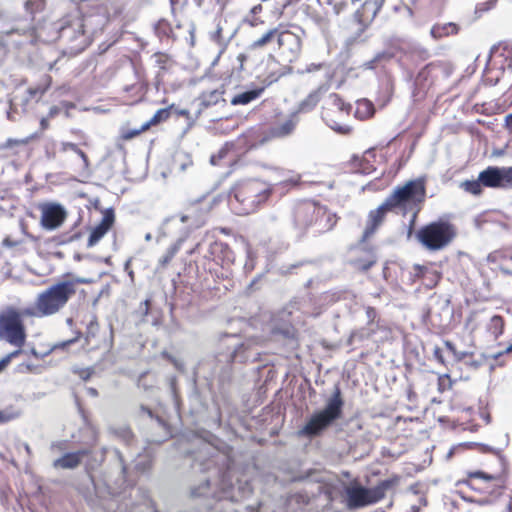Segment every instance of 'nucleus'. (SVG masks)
<instances>
[{
	"label": "nucleus",
	"mask_w": 512,
	"mask_h": 512,
	"mask_svg": "<svg viewBox=\"0 0 512 512\" xmlns=\"http://www.w3.org/2000/svg\"><path fill=\"white\" fill-rule=\"evenodd\" d=\"M389 211H396V212L399 211L390 195L375 210L370 211L369 221H368L366 228L363 231V234L361 237V242H365L368 238H370L375 233L376 229L383 221L386 213Z\"/></svg>",
	"instance_id": "nucleus-16"
},
{
	"label": "nucleus",
	"mask_w": 512,
	"mask_h": 512,
	"mask_svg": "<svg viewBox=\"0 0 512 512\" xmlns=\"http://www.w3.org/2000/svg\"><path fill=\"white\" fill-rule=\"evenodd\" d=\"M323 120L325 121L326 125L330 129H332L334 132H336L337 134L348 135L352 131V128L350 126H348V125H341V124H339L338 122H336L333 119H325V118H323Z\"/></svg>",
	"instance_id": "nucleus-42"
},
{
	"label": "nucleus",
	"mask_w": 512,
	"mask_h": 512,
	"mask_svg": "<svg viewBox=\"0 0 512 512\" xmlns=\"http://www.w3.org/2000/svg\"><path fill=\"white\" fill-rule=\"evenodd\" d=\"M279 30L278 28H273V29H270L268 30L266 33H264L259 39L253 41L251 44H250V48L251 49H257V48H261V47H264L266 46L267 44H269L272 40L275 39V37L278 38V34H279Z\"/></svg>",
	"instance_id": "nucleus-34"
},
{
	"label": "nucleus",
	"mask_w": 512,
	"mask_h": 512,
	"mask_svg": "<svg viewBox=\"0 0 512 512\" xmlns=\"http://www.w3.org/2000/svg\"><path fill=\"white\" fill-rule=\"evenodd\" d=\"M274 191V185L260 179H249L231 188L229 198L242 205L239 213L250 214L265 204Z\"/></svg>",
	"instance_id": "nucleus-3"
},
{
	"label": "nucleus",
	"mask_w": 512,
	"mask_h": 512,
	"mask_svg": "<svg viewBox=\"0 0 512 512\" xmlns=\"http://www.w3.org/2000/svg\"><path fill=\"white\" fill-rule=\"evenodd\" d=\"M222 93L213 90L209 93H203L200 97V109L197 111L196 118L199 117L203 109L216 105L221 100Z\"/></svg>",
	"instance_id": "nucleus-30"
},
{
	"label": "nucleus",
	"mask_w": 512,
	"mask_h": 512,
	"mask_svg": "<svg viewBox=\"0 0 512 512\" xmlns=\"http://www.w3.org/2000/svg\"><path fill=\"white\" fill-rule=\"evenodd\" d=\"M180 249V241L170 245L168 249L166 250L165 254L159 258L158 264L160 267H165L167 264L170 263V261L173 259V257L176 255V253Z\"/></svg>",
	"instance_id": "nucleus-40"
},
{
	"label": "nucleus",
	"mask_w": 512,
	"mask_h": 512,
	"mask_svg": "<svg viewBox=\"0 0 512 512\" xmlns=\"http://www.w3.org/2000/svg\"><path fill=\"white\" fill-rule=\"evenodd\" d=\"M318 102V93L316 91H313L309 93L308 96L298 104L296 110H294L292 113H296V115L299 117L300 113H306L313 110Z\"/></svg>",
	"instance_id": "nucleus-29"
},
{
	"label": "nucleus",
	"mask_w": 512,
	"mask_h": 512,
	"mask_svg": "<svg viewBox=\"0 0 512 512\" xmlns=\"http://www.w3.org/2000/svg\"><path fill=\"white\" fill-rule=\"evenodd\" d=\"M264 89H265L264 87H254L252 89H248L244 92L236 94L231 99V104L234 106L247 105V104L251 103L252 101L256 100L257 98H259L262 95V93L264 92Z\"/></svg>",
	"instance_id": "nucleus-26"
},
{
	"label": "nucleus",
	"mask_w": 512,
	"mask_h": 512,
	"mask_svg": "<svg viewBox=\"0 0 512 512\" xmlns=\"http://www.w3.org/2000/svg\"><path fill=\"white\" fill-rule=\"evenodd\" d=\"M22 353V350L16 349L9 354L5 355L2 359H0V373L6 369L11 361L17 358Z\"/></svg>",
	"instance_id": "nucleus-45"
},
{
	"label": "nucleus",
	"mask_w": 512,
	"mask_h": 512,
	"mask_svg": "<svg viewBox=\"0 0 512 512\" xmlns=\"http://www.w3.org/2000/svg\"><path fill=\"white\" fill-rule=\"evenodd\" d=\"M261 344L259 339H248L246 342L240 344L231 354V362L247 363L248 361L256 362L260 360V353H255L253 357L250 352L255 346Z\"/></svg>",
	"instance_id": "nucleus-20"
},
{
	"label": "nucleus",
	"mask_w": 512,
	"mask_h": 512,
	"mask_svg": "<svg viewBox=\"0 0 512 512\" xmlns=\"http://www.w3.org/2000/svg\"><path fill=\"white\" fill-rule=\"evenodd\" d=\"M357 29L353 31L344 41V46L347 49L352 48L356 44L365 43L368 40V36H365V32L368 30L370 25L359 24Z\"/></svg>",
	"instance_id": "nucleus-27"
},
{
	"label": "nucleus",
	"mask_w": 512,
	"mask_h": 512,
	"mask_svg": "<svg viewBox=\"0 0 512 512\" xmlns=\"http://www.w3.org/2000/svg\"><path fill=\"white\" fill-rule=\"evenodd\" d=\"M402 480V477L397 474H393L387 479L381 480L376 486H374V493L378 501L385 498L387 492H395Z\"/></svg>",
	"instance_id": "nucleus-22"
},
{
	"label": "nucleus",
	"mask_w": 512,
	"mask_h": 512,
	"mask_svg": "<svg viewBox=\"0 0 512 512\" xmlns=\"http://www.w3.org/2000/svg\"><path fill=\"white\" fill-rule=\"evenodd\" d=\"M507 474L504 470L496 473L485 471L468 472L467 476L458 482L465 493L470 492L471 501L489 502L491 498L499 497L506 488Z\"/></svg>",
	"instance_id": "nucleus-1"
},
{
	"label": "nucleus",
	"mask_w": 512,
	"mask_h": 512,
	"mask_svg": "<svg viewBox=\"0 0 512 512\" xmlns=\"http://www.w3.org/2000/svg\"><path fill=\"white\" fill-rule=\"evenodd\" d=\"M225 24H227V20L224 19L223 21L220 19L216 24V30L210 34V39L217 43L219 46H223V48H226L228 43L232 40V38L237 33V28L231 30L227 36H224V29Z\"/></svg>",
	"instance_id": "nucleus-24"
},
{
	"label": "nucleus",
	"mask_w": 512,
	"mask_h": 512,
	"mask_svg": "<svg viewBox=\"0 0 512 512\" xmlns=\"http://www.w3.org/2000/svg\"><path fill=\"white\" fill-rule=\"evenodd\" d=\"M447 351L453 356L455 362L467 361L473 357V353L467 351H460L456 348L455 344L449 340L444 342Z\"/></svg>",
	"instance_id": "nucleus-32"
},
{
	"label": "nucleus",
	"mask_w": 512,
	"mask_h": 512,
	"mask_svg": "<svg viewBox=\"0 0 512 512\" xmlns=\"http://www.w3.org/2000/svg\"><path fill=\"white\" fill-rule=\"evenodd\" d=\"M89 453L90 452L86 449L66 453L53 462V467L61 469H74L80 465L82 459L88 456Z\"/></svg>",
	"instance_id": "nucleus-21"
},
{
	"label": "nucleus",
	"mask_w": 512,
	"mask_h": 512,
	"mask_svg": "<svg viewBox=\"0 0 512 512\" xmlns=\"http://www.w3.org/2000/svg\"><path fill=\"white\" fill-rule=\"evenodd\" d=\"M438 72H440L444 78L450 76V71L444 62L434 61L426 64L415 77L412 92L413 96L418 95L420 92H425L438 78Z\"/></svg>",
	"instance_id": "nucleus-9"
},
{
	"label": "nucleus",
	"mask_w": 512,
	"mask_h": 512,
	"mask_svg": "<svg viewBox=\"0 0 512 512\" xmlns=\"http://www.w3.org/2000/svg\"><path fill=\"white\" fill-rule=\"evenodd\" d=\"M277 43L281 50V54L285 56L289 63H292L299 58L302 49L300 35L289 30L281 31L278 34Z\"/></svg>",
	"instance_id": "nucleus-14"
},
{
	"label": "nucleus",
	"mask_w": 512,
	"mask_h": 512,
	"mask_svg": "<svg viewBox=\"0 0 512 512\" xmlns=\"http://www.w3.org/2000/svg\"><path fill=\"white\" fill-rule=\"evenodd\" d=\"M480 182L485 188L509 189L508 167L490 165L480 171Z\"/></svg>",
	"instance_id": "nucleus-12"
},
{
	"label": "nucleus",
	"mask_w": 512,
	"mask_h": 512,
	"mask_svg": "<svg viewBox=\"0 0 512 512\" xmlns=\"http://www.w3.org/2000/svg\"><path fill=\"white\" fill-rule=\"evenodd\" d=\"M35 137H37V133H34V134L30 135L29 137H27V138H25V139H22V140L8 139V140L6 141L5 147H6V148H9V147H12L13 145L26 144V143H28L31 139H34Z\"/></svg>",
	"instance_id": "nucleus-51"
},
{
	"label": "nucleus",
	"mask_w": 512,
	"mask_h": 512,
	"mask_svg": "<svg viewBox=\"0 0 512 512\" xmlns=\"http://www.w3.org/2000/svg\"><path fill=\"white\" fill-rule=\"evenodd\" d=\"M452 386L453 380L449 374H442L438 377V391L440 393L450 390Z\"/></svg>",
	"instance_id": "nucleus-43"
},
{
	"label": "nucleus",
	"mask_w": 512,
	"mask_h": 512,
	"mask_svg": "<svg viewBox=\"0 0 512 512\" xmlns=\"http://www.w3.org/2000/svg\"><path fill=\"white\" fill-rule=\"evenodd\" d=\"M375 109L371 101L367 99H361L357 101V109L355 116L360 119L370 117L374 114Z\"/></svg>",
	"instance_id": "nucleus-33"
},
{
	"label": "nucleus",
	"mask_w": 512,
	"mask_h": 512,
	"mask_svg": "<svg viewBox=\"0 0 512 512\" xmlns=\"http://www.w3.org/2000/svg\"><path fill=\"white\" fill-rule=\"evenodd\" d=\"M150 307H151V300L150 299H145L144 301H142L137 309V313L139 315H141L142 317H145V316H148L149 315V310H150Z\"/></svg>",
	"instance_id": "nucleus-50"
},
{
	"label": "nucleus",
	"mask_w": 512,
	"mask_h": 512,
	"mask_svg": "<svg viewBox=\"0 0 512 512\" xmlns=\"http://www.w3.org/2000/svg\"><path fill=\"white\" fill-rule=\"evenodd\" d=\"M301 265H303V262H298V263H295V264H291L289 266H282L280 268V273L282 275L291 274V273H293L294 269L300 267Z\"/></svg>",
	"instance_id": "nucleus-55"
},
{
	"label": "nucleus",
	"mask_w": 512,
	"mask_h": 512,
	"mask_svg": "<svg viewBox=\"0 0 512 512\" xmlns=\"http://www.w3.org/2000/svg\"><path fill=\"white\" fill-rule=\"evenodd\" d=\"M459 187L473 196L482 195L483 188H485V186L482 185V182H480V173L478 174L477 179L462 181L459 184Z\"/></svg>",
	"instance_id": "nucleus-31"
},
{
	"label": "nucleus",
	"mask_w": 512,
	"mask_h": 512,
	"mask_svg": "<svg viewBox=\"0 0 512 512\" xmlns=\"http://www.w3.org/2000/svg\"><path fill=\"white\" fill-rule=\"evenodd\" d=\"M99 332V323L98 322H89L87 326L86 332V344L90 347V349H99L101 347L107 346V338L106 333H104L103 337H97V333Z\"/></svg>",
	"instance_id": "nucleus-23"
},
{
	"label": "nucleus",
	"mask_w": 512,
	"mask_h": 512,
	"mask_svg": "<svg viewBox=\"0 0 512 512\" xmlns=\"http://www.w3.org/2000/svg\"><path fill=\"white\" fill-rule=\"evenodd\" d=\"M161 357L166 359L168 362H170L175 367V369H177L179 371L184 370L183 363L180 360H178L176 357H174L172 354H170L169 352L162 351Z\"/></svg>",
	"instance_id": "nucleus-48"
},
{
	"label": "nucleus",
	"mask_w": 512,
	"mask_h": 512,
	"mask_svg": "<svg viewBox=\"0 0 512 512\" xmlns=\"http://www.w3.org/2000/svg\"><path fill=\"white\" fill-rule=\"evenodd\" d=\"M327 3L333 6V11L335 15H339L340 13L346 11L348 7V2L346 0L336 2H333V0H327Z\"/></svg>",
	"instance_id": "nucleus-49"
},
{
	"label": "nucleus",
	"mask_w": 512,
	"mask_h": 512,
	"mask_svg": "<svg viewBox=\"0 0 512 512\" xmlns=\"http://www.w3.org/2000/svg\"><path fill=\"white\" fill-rule=\"evenodd\" d=\"M375 264V260L359 261V269L368 271Z\"/></svg>",
	"instance_id": "nucleus-59"
},
{
	"label": "nucleus",
	"mask_w": 512,
	"mask_h": 512,
	"mask_svg": "<svg viewBox=\"0 0 512 512\" xmlns=\"http://www.w3.org/2000/svg\"><path fill=\"white\" fill-rule=\"evenodd\" d=\"M81 237H82V233L76 232V233L70 235L69 237H66V236L54 237L53 241H55L57 245H64L66 243H71V242L77 241Z\"/></svg>",
	"instance_id": "nucleus-47"
},
{
	"label": "nucleus",
	"mask_w": 512,
	"mask_h": 512,
	"mask_svg": "<svg viewBox=\"0 0 512 512\" xmlns=\"http://www.w3.org/2000/svg\"><path fill=\"white\" fill-rule=\"evenodd\" d=\"M44 6V0H27L24 4V16H14L0 8V32L5 35H25L33 30L35 15L43 11Z\"/></svg>",
	"instance_id": "nucleus-7"
},
{
	"label": "nucleus",
	"mask_w": 512,
	"mask_h": 512,
	"mask_svg": "<svg viewBox=\"0 0 512 512\" xmlns=\"http://www.w3.org/2000/svg\"><path fill=\"white\" fill-rule=\"evenodd\" d=\"M392 55L387 51H381L375 54V56L369 60L365 61L360 65V68L363 70H375L376 66L382 61L391 59Z\"/></svg>",
	"instance_id": "nucleus-36"
},
{
	"label": "nucleus",
	"mask_w": 512,
	"mask_h": 512,
	"mask_svg": "<svg viewBox=\"0 0 512 512\" xmlns=\"http://www.w3.org/2000/svg\"><path fill=\"white\" fill-rule=\"evenodd\" d=\"M334 96H336V101L338 102H341V106L339 108V110L343 111V112H346L347 114L350 113L351 109H352V105L349 104V103H345L341 97H339L337 94H335Z\"/></svg>",
	"instance_id": "nucleus-56"
},
{
	"label": "nucleus",
	"mask_w": 512,
	"mask_h": 512,
	"mask_svg": "<svg viewBox=\"0 0 512 512\" xmlns=\"http://www.w3.org/2000/svg\"><path fill=\"white\" fill-rule=\"evenodd\" d=\"M115 222V211L112 207L102 211V219L99 224L91 228L87 241V247L95 246L112 228Z\"/></svg>",
	"instance_id": "nucleus-18"
},
{
	"label": "nucleus",
	"mask_w": 512,
	"mask_h": 512,
	"mask_svg": "<svg viewBox=\"0 0 512 512\" xmlns=\"http://www.w3.org/2000/svg\"><path fill=\"white\" fill-rule=\"evenodd\" d=\"M229 247L227 244H223V243H220V242H214L210 245V253L211 255H213L214 253L220 251V252H224V250H228Z\"/></svg>",
	"instance_id": "nucleus-53"
},
{
	"label": "nucleus",
	"mask_w": 512,
	"mask_h": 512,
	"mask_svg": "<svg viewBox=\"0 0 512 512\" xmlns=\"http://www.w3.org/2000/svg\"><path fill=\"white\" fill-rule=\"evenodd\" d=\"M319 315V312H310L306 300L294 297L277 312L274 320L282 321L286 320L288 317H293L294 320H300L301 317H318Z\"/></svg>",
	"instance_id": "nucleus-15"
},
{
	"label": "nucleus",
	"mask_w": 512,
	"mask_h": 512,
	"mask_svg": "<svg viewBox=\"0 0 512 512\" xmlns=\"http://www.w3.org/2000/svg\"><path fill=\"white\" fill-rule=\"evenodd\" d=\"M154 32L158 37H169L172 27L168 20L162 18L154 24Z\"/></svg>",
	"instance_id": "nucleus-39"
},
{
	"label": "nucleus",
	"mask_w": 512,
	"mask_h": 512,
	"mask_svg": "<svg viewBox=\"0 0 512 512\" xmlns=\"http://www.w3.org/2000/svg\"><path fill=\"white\" fill-rule=\"evenodd\" d=\"M172 109H174V104H171L168 107L158 109L155 114L151 118V123L154 125H158L160 123L165 122L171 115Z\"/></svg>",
	"instance_id": "nucleus-41"
},
{
	"label": "nucleus",
	"mask_w": 512,
	"mask_h": 512,
	"mask_svg": "<svg viewBox=\"0 0 512 512\" xmlns=\"http://www.w3.org/2000/svg\"><path fill=\"white\" fill-rule=\"evenodd\" d=\"M76 292L74 282L60 281L39 294L36 305L25 308L29 317L50 316L62 308Z\"/></svg>",
	"instance_id": "nucleus-4"
},
{
	"label": "nucleus",
	"mask_w": 512,
	"mask_h": 512,
	"mask_svg": "<svg viewBox=\"0 0 512 512\" xmlns=\"http://www.w3.org/2000/svg\"><path fill=\"white\" fill-rule=\"evenodd\" d=\"M2 245L5 246V247H8V248H12V247H15L18 245V242L17 241H14L12 240L10 237H6L3 242H2Z\"/></svg>",
	"instance_id": "nucleus-63"
},
{
	"label": "nucleus",
	"mask_w": 512,
	"mask_h": 512,
	"mask_svg": "<svg viewBox=\"0 0 512 512\" xmlns=\"http://www.w3.org/2000/svg\"><path fill=\"white\" fill-rule=\"evenodd\" d=\"M32 366L30 364H25V363H22L20 365H18V371L19 372H32Z\"/></svg>",
	"instance_id": "nucleus-64"
},
{
	"label": "nucleus",
	"mask_w": 512,
	"mask_h": 512,
	"mask_svg": "<svg viewBox=\"0 0 512 512\" xmlns=\"http://www.w3.org/2000/svg\"><path fill=\"white\" fill-rule=\"evenodd\" d=\"M293 221L297 229L315 227L318 233L331 230L336 224L335 215L314 201L298 203L294 208Z\"/></svg>",
	"instance_id": "nucleus-5"
},
{
	"label": "nucleus",
	"mask_w": 512,
	"mask_h": 512,
	"mask_svg": "<svg viewBox=\"0 0 512 512\" xmlns=\"http://www.w3.org/2000/svg\"><path fill=\"white\" fill-rule=\"evenodd\" d=\"M346 502L349 509H357L375 504L378 501L374 488H366L357 481L345 488Z\"/></svg>",
	"instance_id": "nucleus-11"
},
{
	"label": "nucleus",
	"mask_w": 512,
	"mask_h": 512,
	"mask_svg": "<svg viewBox=\"0 0 512 512\" xmlns=\"http://www.w3.org/2000/svg\"><path fill=\"white\" fill-rule=\"evenodd\" d=\"M343 407L342 391L340 386L336 385L324 408L311 415L299 431V434L310 438L321 435L335 421L342 417Z\"/></svg>",
	"instance_id": "nucleus-2"
},
{
	"label": "nucleus",
	"mask_w": 512,
	"mask_h": 512,
	"mask_svg": "<svg viewBox=\"0 0 512 512\" xmlns=\"http://www.w3.org/2000/svg\"><path fill=\"white\" fill-rule=\"evenodd\" d=\"M73 374L77 375L81 380L87 381L89 380L95 373L94 369L92 367H74L72 369Z\"/></svg>",
	"instance_id": "nucleus-44"
},
{
	"label": "nucleus",
	"mask_w": 512,
	"mask_h": 512,
	"mask_svg": "<svg viewBox=\"0 0 512 512\" xmlns=\"http://www.w3.org/2000/svg\"><path fill=\"white\" fill-rule=\"evenodd\" d=\"M392 200L401 212L413 210L425 201L426 198V176L407 181L402 186H397L390 194Z\"/></svg>",
	"instance_id": "nucleus-8"
},
{
	"label": "nucleus",
	"mask_w": 512,
	"mask_h": 512,
	"mask_svg": "<svg viewBox=\"0 0 512 512\" xmlns=\"http://www.w3.org/2000/svg\"><path fill=\"white\" fill-rule=\"evenodd\" d=\"M23 317H28L24 309H18L13 306H7L0 312V320H22Z\"/></svg>",
	"instance_id": "nucleus-35"
},
{
	"label": "nucleus",
	"mask_w": 512,
	"mask_h": 512,
	"mask_svg": "<svg viewBox=\"0 0 512 512\" xmlns=\"http://www.w3.org/2000/svg\"><path fill=\"white\" fill-rule=\"evenodd\" d=\"M140 133H141V130H139V129L129 130L123 135V137H124V139H132L135 136L139 135Z\"/></svg>",
	"instance_id": "nucleus-62"
},
{
	"label": "nucleus",
	"mask_w": 512,
	"mask_h": 512,
	"mask_svg": "<svg viewBox=\"0 0 512 512\" xmlns=\"http://www.w3.org/2000/svg\"><path fill=\"white\" fill-rule=\"evenodd\" d=\"M455 236V226L443 218L422 226L415 234L418 242L429 251H439L445 248Z\"/></svg>",
	"instance_id": "nucleus-6"
},
{
	"label": "nucleus",
	"mask_w": 512,
	"mask_h": 512,
	"mask_svg": "<svg viewBox=\"0 0 512 512\" xmlns=\"http://www.w3.org/2000/svg\"><path fill=\"white\" fill-rule=\"evenodd\" d=\"M385 0H365L364 6H374V10L372 11L371 20H374L378 13L380 12L381 8L384 5Z\"/></svg>",
	"instance_id": "nucleus-46"
},
{
	"label": "nucleus",
	"mask_w": 512,
	"mask_h": 512,
	"mask_svg": "<svg viewBox=\"0 0 512 512\" xmlns=\"http://www.w3.org/2000/svg\"><path fill=\"white\" fill-rule=\"evenodd\" d=\"M59 39L70 43L71 50L75 52L83 51L87 46V36L84 30V23L81 19H74L64 23L59 28Z\"/></svg>",
	"instance_id": "nucleus-10"
},
{
	"label": "nucleus",
	"mask_w": 512,
	"mask_h": 512,
	"mask_svg": "<svg viewBox=\"0 0 512 512\" xmlns=\"http://www.w3.org/2000/svg\"><path fill=\"white\" fill-rule=\"evenodd\" d=\"M374 20H371V16H368L363 6L357 8L351 15L350 22L359 24L371 25Z\"/></svg>",
	"instance_id": "nucleus-38"
},
{
	"label": "nucleus",
	"mask_w": 512,
	"mask_h": 512,
	"mask_svg": "<svg viewBox=\"0 0 512 512\" xmlns=\"http://www.w3.org/2000/svg\"><path fill=\"white\" fill-rule=\"evenodd\" d=\"M61 110H62V108L60 106L54 105V106L50 107L47 116L49 118H54L61 112Z\"/></svg>",
	"instance_id": "nucleus-60"
},
{
	"label": "nucleus",
	"mask_w": 512,
	"mask_h": 512,
	"mask_svg": "<svg viewBox=\"0 0 512 512\" xmlns=\"http://www.w3.org/2000/svg\"><path fill=\"white\" fill-rule=\"evenodd\" d=\"M299 123V117L296 113H290L289 117L282 123H276L270 126L264 140L283 139L291 136Z\"/></svg>",
	"instance_id": "nucleus-19"
},
{
	"label": "nucleus",
	"mask_w": 512,
	"mask_h": 512,
	"mask_svg": "<svg viewBox=\"0 0 512 512\" xmlns=\"http://www.w3.org/2000/svg\"><path fill=\"white\" fill-rule=\"evenodd\" d=\"M486 504L485 512H512V495L501 498H491Z\"/></svg>",
	"instance_id": "nucleus-25"
},
{
	"label": "nucleus",
	"mask_w": 512,
	"mask_h": 512,
	"mask_svg": "<svg viewBox=\"0 0 512 512\" xmlns=\"http://www.w3.org/2000/svg\"><path fill=\"white\" fill-rule=\"evenodd\" d=\"M76 154L80 157V159H82V161L84 163V166L88 167L89 166V159H88L87 154L83 150H81L80 148L77 150Z\"/></svg>",
	"instance_id": "nucleus-61"
},
{
	"label": "nucleus",
	"mask_w": 512,
	"mask_h": 512,
	"mask_svg": "<svg viewBox=\"0 0 512 512\" xmlns=\"http://www.w3.org/2000/svg\"><path fill=\"white\" fill-rule=\"evenodd\" d=\"M172 111H174L178 116L186 117L187 120L189 121V125L190 126L195 122L196 117L195 118H191L190 112L187 109L177 108L174 105V109H172Z\"/></svg>",
	"instance_id": "nucleus-52"
},
{
	"label": "nucleus",
	"mask_w": 512,
	"mask_h": 512,
	"mask_svg": "<svg viewBox=\"0 0 512 512\" xmlns=\"http://www.w3.org/2000/svg\"><path fill=\"white\" fill-rule=\"evenodd\" d=\"M78 149H79V147L75 143H72V142H63L62 143V151H64V152L67 150H71L76 153Z\"/></svg>",
	"instance_id": "nucleus-58"
},
{
	"label": "nucleus",
	"mask_w": 512,
	"mask_h": 512,
	"mask_svg": "<svg viewBox=\"0 0 512 512\" xmlns=\"http://www.w3.org/2000/svg\"><path fill=\"white\" fill-rule=\"evenodd\" d=\"M21 415V411L14 406H8L3 410H0V425L7 424L11 421L16 420Z\"/></svg>",
	"instance_id": "nucleus-37"
},
{
	"label": "nucleus",
	"mask_w": 512,
	"mask_h": 512,
	"mask_svg": "<svg viewBox=\"0 0 512 512\" xmlns=\"http://www.w3.org/2000/svg\"><path fill=\"white\" fill-rule=\"evenodd\" d=\"M459 27L457 24L453 22L445 23V24H435L431 30L430 34L435 39H440L444 36L457 34Z\"/></svg>",
	"instance_id": "nucleus-28"
},
{
	"label": "nucleus",
	"mask_w": 512,
	"mask_h": 512,
	"mask_svg": "<svg viewBox=\"0 0 512 512\" xmlns=\"http://www.w3.org/2000/svg\"><path fill=\"white\" fill-rule=\"evenodd\" d=\"M228 149L225 147H222L217 155H212L210 157V162L212 165H216L217 161L220 159H223L227 154Z\"/></svg>",
	"instance_id": "nucleus-54"
},
{
	"label": "nucleus",
	"mask_w": 512,
	"mask_h": 512,
	"mask_svg": "<svg viewBox=\"0 0 512 512\" xmlns=\"http://www.w3.org/2000/svg\"><path fill=\"white\" fill-rule=\"evenodd\" d=\"M433 354H434L435 359H436L440 364H442V365L446 366V360H445V358H444V356H443V352H442V349H441V348L436 347V348L434 349V353H433Z\"/></svg>",
	"instance_id": "nucleus-57"
},
{
	"label": "nucleus",
	"mask_w": 512,
	"mask_h": 512,
	"mask_svg": "<svg viewBox=\"0 0 512 512\" xmlns=\"http://www.w3.org/2000/svg\"><path fill=\"white\" fill-rule=\"evenodd\" d=\"M67 217V211L59 203H46L41 205L40 225L47 231L59 228Z\"/></svg>",
	"instance_id": "nucleus-13"
},
{
	"label": "nucleus",
	"mask_w": 512,
	"mask_h": 512,
	"mask_svg": "<svg viewBox=\"0 0 512 512\" xmlns=\"http://www.w3.org/2000/svg\"><path fill=\"white\" fill-rule=\"evenodd\" d=\"M26 337L23 322H0V340L22 350Z\"/></svg>",
	"instance_id": "nucleus-17"
}]
</instances>
